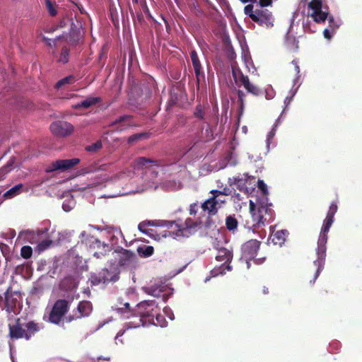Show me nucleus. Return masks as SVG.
<instances>
[{
  "label": "nucleus",
  "mask_w": 362,
  "mask_h": 362,
  "mask_svg": "<svg viewBox=\"0 0 362 362\" xmlns=\"http://www.w3.org/2000/svg\"><path fill=\"white\" fill-rule=\"evenodd\" d=\"M124 308H118L117 311L123 314L125 313H131L134 318V320L127 322L124 325V329L119 330L116 337V344L120 342L124 344L122 339H120L129 329L144 326L146 323L156 325L160 322V318L163 316L159 313V308L153 300H144L137 304L136 308L132 312L130 310L129 304L124 303Z\"/></svg>",
  "instance_id": "f257e3e1"
},
{
  "label": "nucleus",
  "mask_w": 362,
  "mask_h": 362,
  "mask_svg": "<svg viewBox=\"0 0 362 362\" xmlns=\"http://www.w3.org/2000/svg\"><path fill=\"white\" fill-rule=\"evenodd\" d=\"M8 337L13 340L25 339L29 341L42 329V324L34 320L23 322L20 317L16 318L14 323L8 324Z\"/></svg>",
  "instance_id": "f03ea898"
},
{
  "label": "nucleus",
  "mask_w": 362,
  "mask_h": 362,
  "mask_svg": "<svg viewBox=\"0 0 362 362\" xmlns=\"http://www.w3.org/2000/svg\"><path fill=\"white\" fill-rule=\"evenodd\" d=\"M334 222V217L326 216L317 241V259L314 264L317 267L314 276L313 282L317 279L320 273L324 268L326 257V243L327 241V233Z\"/></svg>",
  "instance_id": "7ed1b4c3"
},
{
  "label": "nucleus",
  "mask_w": 362,
  "mask_h": 362,
  "mask_svg": "<svg viewBox=\"0 0 362 362\" xmlns=\"http://www.w3.org/2000/svg\"><path fill=\"white\" fill-rule=\"evenodd\" d=\"M152 225L167 228L163 237L182 236L185 230L197 227V223L190 218H187L184 224H180L177 221L154 220Z\"/></svg>",
  "instance_id": "20e7f679"
},
{
  "label": "nucleus",
  "mask_w": 362,
  "mask_h": 362,
  "mask_svg": "<svg viewBox=\"0 0 362 362\" xmlns=\"http://www.w3.org/2000/svg\"><path fill=\"white\" fill-rule=\"evenodd\" d=\"M308 17L316 23H323L329 18V8L322 0H311L308 4Z\"/></svg>",
  "instance_id": "39448f33"
},
{
  "label": "nucleus",
  "mask_w": 362,
  "mask_h": 362,
  "mask_svg": "<svg viewBox=\"0 0 362 362\" xmlns=\"http://www.w3.org/2000/svg\"><path fill=\"white\" fill-rule=\"evenodd\" d=\"M70 308V302L66 299L57 300L49 314V322L59 325Z\"/></svg>",
  "instance_id": "423d86ee"
},
{
  "label": "nucleus",
  "mask_w": 362,
  "mask_h": 362,
  "mask_svg": "<svg viewBox=\"0 0 362 362\" xmlns=\"http://www.w3.org/2000/svg\"><path fill=\"white\" fill-rule=\"evenodd\" d=\"M20 297L18 292L12 291L11 287L8 288L3 296L0 295V308L6 310L9 314L15 313Z\"/></svg>",
  "instance_id": "0eeeda50"
},
{
  "label": "nucleus",
  "mask_w": 362,
  "mask_h": 362,
  "mask_svg": "<svg viewBox=\"0 0 362 362\" xmlns=\"http://www.w3.org/2000/svg\"><path fill=\"white\" fill-rule=\"evenodd\" d=\"M252 21L259 26L266 29L272 28L274 25L275 18L271 11L265 8H256L255 15Z\"/></svg>",
  "instance_id": "6e6552de"
},
{
  "label": "nucleus",
  "mask_w": 362,
  "mask_h": 362,
  "mask_svg": "<svg viewBox=\"0 0 362 362\" xmlns=\"http://www.w3.org/2000/svg\"><path fill=\"white\" fill-rule=\"evenodd\" d=\"M233 259V253L226 248H221L218 250V254L216 257V259L218 262H223V263L218 267L214 268L211 270V274L213 276H218L219 274H225V270L230 271L232 269L231 266L229 263Z\"/></svg>",
  "instance_id": "1a4fd4ad"
},
{
  "label": "nucleus",
  "mask_w": 362,
  "mask_h": 362,
  "mask_svg": "<svg viewBox=\"0 0 362 362\" xmlns=\"http://www.w3.org/2000/svg\"><path fill=\"white\" fill-rule=\"evenodd\" d=\"M80 163V159L73 158L71 159H59L51 163L45 169L46 173H52L57 170L66 171L72 169Z\"/></svg>",
  "instance_id": "9d476101"
},
{
  "label": "nucleus",
  "mask_w": 362,
  "mask_h": 362,
  "mask_svg": "<svg viewBox=\"0 0 362 362\" xmlns=\"http://www.w3.org/2000/svg\"><path fill=\"white\" fill-rule=\"evenodd\" d=\"M90 279L92 284L99 285L100 284H107L110 281L115 282L118 279V276L107 269H103L98 273L92 274Z\"/></svg>",
  "instance_id": "9b49d317"
},
{
  "label": "nucleus",
  "mask_w": 362,
  "mask_h": 362,
  "mask_svg": "<svg viewBox=\"0 0 362 362\" xmlns=\"http://www.w3.org/2000/svg\"><path fill=\"white\" fill-rule=\"evenodd\" d=\"M50 130L57 136L66 137L72 134L74 126L66 121L58 120L51 124Z\"/></svg>",
  "instance_id": "f8f14e48"
},
{
  "label": "nucleus",
  "mask_w": 362,
  "mask_h": 362,
  "mask_svg": "<svg viewBox=\"0 0 362 362\" xmlns=\"http://www.w3.org/2000/svg\"><path fill=\"white\" fill-rule=\"evenodd\" d=\"M260 242L257 240H250L242 245V255L246 259H253L259 249Z\"/></svg>",
  "instance_id": "ddd939ff"
},
{
  "label": "nucleus",
  "mask_w": 362,
  "mask_h": 362,
  "mask_svg": "<svg viewBox=\"0 0 362 362\" xmlns=\"http://www.w3.org/2000/svg\"><path fill=\"white\" fill-rule=\"evenodd\" d=\"M91 238L92 241L90 246L94 249L98 250L93 254L95 257L97 258H101L102 257L105 256L110 251V247L108 244L101 242L100 240L93 237Z\"/></svg>",
  "instance_id": "4468645a"
},
{
  "label": "nucleus",
  "mask_w": 362,
  "mask_h": 362,
  "mask_svg": "<svg viewBox=\"0 0 362 362\" xmlns=\"http://www.w3.org/2000/svg\"><path fill=\"white\" fill-rule=\"evenodd\" d=\"M111 125L115 127L117 131H124L127 127L133 125L132 116L129 115L121 116L114 121Z\"/></svg>",
  "instance_id": "2eb2a0df"
},
{
  "label": "nucleus",
  "mask_w": 362,
  "mask_h": 362,
  "mask_svg": "<svg viewBox=\"0 0 362 362\" xmlns=\"http://www.w3.org/2000/svg\"><path fill=\"white\" fill-rule=\"evenodd\" d=\"M216 196L211 197L205 200L201 205V208L204 212H207L209 216L216 215L218 212L219 207L217 206V202H214Z\"/></svg>",
  "instance_id": "dca6fc26"
},
{
  "label": "nucleus",
  "mask_w": 362,
  "mask_h": 362,
  "mask_svg": "<svg viewBox=\"0 0 362 362\" xmlns=\"http://www.w3.org/2000/svg\"><path fill=\"white\" fill-rule=\"evenodd\" d=\"M250 176L247 173H245L243 177H233L228 179V183L230 186L235 185L240 191H243L247 189L246 183Z\"/></svg>",
  "instance_id": "f3484780"
},
{
  "label": "nucleus",
  "mask_w": 362,
  "mask_h": 362,
  "mask_svg": "<svg viewBox=\"0 0 362 362\" xmlns=\"http://www.w3.org/2000/svg\"><path fill=\"white\" fill-rule=\"evenodd\" d=\"M118 263L120 266H124L130 264L135 257V255L133 252L124 248H121V250L118 251Z\"/></svg>",
  "instance_id": "a211bd4d"
},
{
  "label": "nucleus",
  "mask_w": 362,
  "mask_h": 362,
  "mask_svg": "<svg viewBox=\"0 0 362 362\" xmlns=\"http://www.w3.org/2000/svg\"><path fill=\"white\" fill-rule=\"evenodd\" d=\"M243 86L247 93H250L255 96H260L264 94V91L260 88L250 81L248 76L238 86Z\"/></svg>",
  "instance_id": "6ab92c4d"
},
{
  "label": "nucleus",
  "mask_w": 362,
  "mask_h": 362,
  "mask_svg": "<svg viewBox=\"0 0 362 362\" xmlns=\"http://www.w3.org/2000/svg\"><path fill=\"white\" fill-rule=\"evenodd\" d=\"M93 310L92 303L88 300L80 301L76 308V313L81 318L90 315Z\"/></svg>",
  "instance_id": "aec40b11"
},
{
  "label": "nucleus",
  "mask_w": 362,
  "mask_h": 362,
  "mask_svg": "<svg viewBox=\"0 0 362 362\" xmlns=\"http://www.w3.org/2000/svg\"><path fill=\"white\" fill-rule=\"evenodd\" d=\"M288 234L287 230H277L271 236L272 241L274 245L281 246L284 243Z\"/></svg>",
  "instance_id": "412c9836"
},
{
  "label": "nucleus",
  "mask_w": 362,
  "mask_h": 362,
  "mask_svg": "<svg viewBox=\"0 0 362 362\" xmlns=\"http://www.w3.org/2000/svg\"><path fill=\"white\" fill-rule=\"evenodd\" d=\"M225 224L226 229L232 233H235L238 231V221L235 214L227 216Z\"/></svg>",
  "instance_id": "4be33fe9"
},
{
  "label": "nucleus",
  "mask_w": 362,
  "mask_h": 362,
  "mask_svg": "<svg viewBox=\"0 0 362 362\" xmlns=\"http://www.w3.org/2000/svg\"><path fill=\"white\" fill-rule=\"evenodd\" d=\"M136 163L138 166L143 167L147 166L148 165H156L158 167L163 166V163L161 160H153L150 158H146L145 157H139L136 160Z\"/></svg>",
  "instance_id": "5701e85b"
},
{
  "label": "nucleus",
  "mask_w": 362,
  "mask_h": 362,
  "mask_svg": "<svg viewBox=\"0 0 362 362\" xmlns=\"http://www.w3.org/2000/svg\"><path fill=\"white\" fill-rule=\"evenodd\" d=\"M231 69L235 83L237 86H239V84L244 81L247 76L244 75L241 69L236 64H232Z\"/></svg>",
  "instance_id": "b1692460"
},
{
  "label": "nucleus",
  "mask_w": 362,
  "mask_h": 362,
  "mask_svg": "<svg viewBox=\"0 0 362 362\" xmlns=\"http://www.w3.org/2000/svg\"><path fill=\"white\" fill-rule=\"evenodd\" d=\"M23 187V185L21 183L13 186L4 194V197L5 199H12L21 193Z\"/></svg>",
  "instance_id": "393cba45"
},
{
  "label": "nucleus",
  "mask_w": 362,
  "mask_h": 362,
  "mask_svg": "<svg viewBox=\"0 0 362 362\" xmlns=\"http://www.w3.org/2000/svg\"><path fill=\"white\" fill-rule=\"evenodd\" d=\"M154 248L150 245H142L137 248V252L141 257H148L153 254Z\"/></svg>",
  "instance_id": "a878e982"
},
{
  "label": "nucleus",
  "mask_w": 362,
  "mask_h": 362,
  "mask_svg": "<svg viewBox=\"0 0 362 362\" xmlns=\"http://www.w3.org/2000/svg\"><path fill=\"white\" fill-rule=\"evenodd\" d=\"M100 101L101 99L99 97H90L78 103L77 107L88 108L93 105L97 104Z\"/></svg>",
  "instance_id": "bb28decb"
},
{
  "label": "nucleus",
  "mask_w": 362,
  "mask_h": 362,
  "mask_svg": "<svg viewBox=\"0 0 362 362\" xmlns=\"http://www.w3.org/2000/svg\"><path fill=\"white\" fill-rule=\"evenodd\" d=\"M205 110L202 105L198 104L195 106L193 115L195 118L199 120H204L205 118Z\"/></svg>",
  "instance_id": "cd10ccee"
},
{
  "label": "nucleus",
  "mask_w": 362,
  "mask_h": 362,
  "mask_svg": "<svg viewBox=\"0 0 362 362\" xmlns=\"http://www.w3.org/2000/svg\"><path fill=\"white\" fill-rule=\"evenodd\" d=\"M76 81V77L74 75H69L59 80L55 85L57 89H59L65 84H71Z\"/></svg>",
  "instance_id": "c85d7f7f"
},
{
  "label": "nucleus",
  "mask_w": 362,
  "mask_h": 362,
  "mask_svg": "<svg viewBox=\"0 0 362 362\" xmlns=\"http://www.w3.org/2000/svg\"><path fill=\"white\" fill-rule=\"evenodd\" d=\"M53 245V241L51 240H41L36 247L37 252L40 253L45 250L49 248Z\"/></svg>",
  "instance_id": "c756f323"
},
{
  "label": "nucleus",
  "mask_w": 362,
  "mask_h": 362,
  "mask_svg": "<svg viewBox=\"0 0 362 362\" xmlns=\"http://www.w3.org/2000/svg\"><path fill=\"white\" fill-rule=\"evenodd\" d=\"M237 94H238V102L240 105L239 115H242L243 112V110H244L245 99L246 97V94L243 90H240V89H238L237 90Z\"/></svg>",
  "instance_id": "7c9ffc66"
},
{
  "label": "nucleus",
  "mask_w": 362,
  "mask_h": 362,
  "mask_svg": "<svg viewBox=\"0 0 362 362\" xmlns=\"http://www.w3.org/2000/svg\"><path fill=\"white\" fill-rule=\"evenodd\" d=\"M262 211H264L266 212L267 211V209H263L262 210H259V214H257V215L254 214L253 215V218L254 219H257V223L255 224H253V226L259 228V227H260L262 226H264L265 225L267 219L262 214Z\"/></svg>",
  "instance_id": "2f4dec72"
},
{
  "label": "nucleus",
  "mask_w": 362,
  "mask_h": 362,
  "mask_svg": "<svg viewBox=\"0 0 362 362\" xmlns=\"http://www.w3.org/2000/svg\"><path fill=\"white\" fill-rule=\"evenodd\" d=\"M81 39V31L79 30H72L67 41L71 44L77 43Z\"/></svg>",
  "instance_id": "473e14b6"
},
{
  "label": "nucleus",
  "mask_w": 362,
  "mask_h": 362,
  "mask_svg": "<svg viewBox=\"0 0 362 362\" xmlns=\"http://www.w3.org/2000/svg\"><path fill=\"white\" fill-rule=\"evenodd\" d=\"M69 59V49L66 47H63L58 62L62 64H66Z\"/></svg>",
  "instance_id": "72a5a7b5"
},
{
  "label": "nucleus",
  "mask_w": 362,
  "mask_h": 362,
  "mask_svg": "<svg viewBox=\"0 0 362 362\" xmlns=\"http://www.w3.org/2000/svg\"><path fill=\"white\" fill-rule=\"evenodd\" d=\"M40 235H42L41 231H37V233L34 231H28L26 233L25 238L30 243H35L39 240L38 238Z\"/></svg>",
  "instance_id": "f704fd0d"
},
{
  "label": "nucleus",
  "mask_w": 362,
  "mask_h": 362,
  "mask_svg": "<svg viewBox=\"0 0 362 362\" xmlns=\"http://www.w3.org/2000/svg\"><path fill=\"white\" fill-rule=\"evenodd\" d=\"M303 28L305 33H315L317 30V28L315 24H313L311 21L307 19L303 23Z\"/></svg>",
  "instance_id": "c9c22d12"
},
{
  "label": "nucleus",
  "mask_w": 362,
  "mask_h": 362,
  "mask_svg": "<svg viewBox=\"0 0 362 362\" xmlns=\"http://www.w3.org/2000/svg\"><path fill=\"white\" fill-rule=\"evenodd\" d=\"M33 249L30 246L25 245L21 249V255L23 259H29L32 257Z\"/></svg>",
  "instance_id": "e433bc0d"
},
{
  "label": "nucleus",
  "mask_w": 362,
  "mask_h": 362,
  "mask_svg": "<svg viewBox=\"0 0 362 362\" xmlns=\"http://www.w3.org/2000/svg\"><path fill=\"white\" fill-rule=\"evenodd\" d=\"M329 21V28L332 30V32H335L337 29L339 28L340 24L339 21H335L332 15L329 13V18H327Z\"/></svg>",
  "instance_id": "4c0bfd02"
},
{
  "label": "nucleus",
  "mask_w": 362,
  "mask_h": 362,
  "mask_svg": "<svg viewBox=\"0 0 362 362\" xmlns=\"http://www.w3.org/2000/svg\"><path fill=\"white\" fill-rule=\"evenodd\" d=\"M190 58L194 68L202 66L198 54L195 50L190 52Z\"/></svg>",
  "instance_id": "58836bf2"
},
{
  "label": "nucleus",
  "mask_w": 362,
  "mask_h": 362,
  "mask_svg": "<svg viewBox=\"0 0 362 362\" xmlns=\"http://www.w3.org/2000/svg\"><path fill=\"white\" fill-rule=\"evenodd\" d=\"M244 13L252 20L255 15V8H254V6L252 4L245 6L244 8Z\"/></svg>",
  "instance_id": "ea45409f"
},
{
  "label": "nucleus",
  "mask_w": 362,
  "mask_h": 362,
  "mask_svg": "<svg viewBox=\"0 0 362 362\" xmlns=\"http://www.w3.org/2000/svg\"><path fill=\"white\" fill-rule=\"evenodd\" d=\"M210 194H212V196H211V197H215V196H216V197H215L216 199H214V202H217V206L219 207V209L222 206V204H225V203H226V199H225V198H223V197H222L223 196H222V195H221V194H217V195H216V194H215V193L214 192V189H212V190H211V191H210Z\"/></svg>",
  "instance_id": "a19ab883"
},
{
  "label": "nucleus",
  "mask_w": 362,
  "mask_h": 362,
  "mask_svg": "<svg viewBox=\"0 0 362 362\" xmlns=\"http://www.w3.org/2000/svg\"><path fill=\"white\" fill-rule=\"evenodd\" d=\"M46 8L51 16H54L57 15V10L55 9L53 3L51 0H45Z\"/></svg>",
  "instance_id": "79ce46f5"
},
{
  "label": "nucleus",
  "mask_w": 362,
  "mask_h": 362,
  "mask_svg": "<svg viewBox=\"0 0 362 362\" xmlns=\"http://www.w3.org/2000/svg\"><path fill=\"white\" fill-rule=\"evenodd\" d=\"M102 148V144L100 141H97L91 145L86 147V150L88 151L95 152Z\"/></svg>",
  "instance_id": "37998d69"
},
{
  "label": "nucleus",
  "mask_w": 362,
  "mask_h": 362,
  "mask_svg": "<svg viewBox=\"0 0 362 362\" xmlns=\"http://www.w3.org/2000/svg\"><path fill=\"white\" fill-rule=\"evenodd\" d=\"M62 37V36H58L54 40L49 39L45 36L42 37V40L47 44L49 47H55L56 46V41L60 40Z\"/></svg>",
  "instance_id": "c03bdc74"
},
{
  "label": "nucleus",
  "mask_w": 362,
  "mask_h": 362,
  "mask_svg": "<svg viewBox=\"0 0 362 362\" xmlns=\"http://www.w3.org/2000/svg\"><path fill=\"white\" fill-rule=\"evenodd\" d=\"M177 97L176 94H170V98L168 102L167 110H169L177 103Z\"/></svg>",
  "instance_id": "a18cd8bd"
},
{
  "label": "nucleus",
  "mask_w": 362,
  "mask_h": 362,
  "mask_svg": "<svg viewBox=\"0 0 362 362\" xmlns=\"http://www.w3.org/2000/svg\"><path fill=\"white\" fill-rule=\"evenodd\" d=\"M257 187L262 191L264 195L268 194L267 187L264 182L262 180H259L257 182Z\"/></svg>",
  "instance_id": "49530a36"
},
{
  "label": "nucleus",
  "mask_w": 362,
  "mask_h": 362,
  "mask_svg": "<svg viewBox=\"0 0 362 362\" xmlns=\"http://www.w3.org/2000/svg\"><path fill=\"white\" fill-rule=\"evenodd\" d=\"M337 205L336 203L333 202L331 204L329 211L327 214V216L334 217L336 212L337 211Z\"/></svg>",
  "instance_id": "de8ad7c7"
},
{
  "label": "nucleus",
  "mask_w": 362,
  "mask_h": 362,
  "mask_svg": "<svg viewBox=\"0 0 362 362\" xmlns=\"http://www.w3.org/2000/svg\"><path fill=\"white\" fill-rule=\"evenodd\" d=\"M153 221H148V222H142V223H140L139 224V226H138L139 230L140 231H141V232L144 233H147V232H146V230H145V227H146V226H153L152 225V222H153Z\"/></svg>",
  "instance_id": "09e8293b"
},
{
  "label": "nucleus",
  "mask_w": 362,
  "mask_h": 362,
  "mask_svg": "<svg viewBox=\"0 0 362 362\" xmlns=\"http://www.w3.org/2000/svg\"><path fill=\"white\" fill-rule=\"evenodd\" d=\"M272 2V0H258L257 4H259V8H264L271 6Z\"/></svg>",
  "instance_id": "8fccbe9b"
},
{
  "label": "nucleus",
  "mask_w": 362,
  "mask_h": 362,
  "mask_svg": "<svg viewBox=\"0 0 362 362\" xmlns=\"http://www.w3.org/2000/svg\"><path fill=\"white\" fill-rule=\"evenodd\" d=\"M214 192L216 194H218L222 196H228L230 194V190L228 188L225 187L223 189V190L214 189Z\"/></svg>",
  "instance_id": "3c124183"
},
{
  "label": "nucleus",
  "mask_w": 362,
  "mask_h": 362,
  "mask_svg": "<svg viewBox=\"0 0 362 362\" xmlns=\"http://www.w3.org/2000/svg\"><path fill=\"white\" fill-rule=\"evenodd\" d=\"M78 319H81V317H79V315H78L77 313H74V314L72 315H69V316H67L66 317V322H71L74 320H78Z\"/></svg>",
  "instance_id": "603ef678"
},
{
  "label": "nucleus",
  "mask_w": 362,
  "mask_h": 362,
  "mask_svg": "<svg viewBox=\"0 0 362 362\" xmlns=\"http://www.w3.org/2000/svg\"><path fill=\"white\" fill-rule=\"evenodd\" d=\"M333 33L334 32H332L329 27L327 28H325L323 31L324 37L327 40H330L332 38Z\"/></svg>",
  "instance_id": "864d4df0"
},
{
  "label": "nucleus",
  "mask_w": 362,
  "mask_h": 362,
  "mask_svg": "<svg viewBox=\"0 0 362 362\" xmlns=\"http://www.w3.org/2000/svg\"><path fill=\"white\" fill-rule=\"evenodd\" d=\"M197 207H198V204L197 203H193L192 204H190L189 206V214L190 215H196L197 212Z\"/></svg>",
  "instance_id": "5fc2aeb1"
},
{
  "label": "nucleus",
  "mask_w": 362,
  "mask_h": 362,
  "mask_svg": "<svg viewBox=\"0 0 362 362\" xmlns=\"http://www.w3.org/2000/svg\"><path fill=\"white\" fill-rule=\"evenodd\" d=\"M142 136H143V134H136L132 135L128 139V143H129V144L133 143V142L139 140Z\"/></svg>",
  "instance_id": "6e6d98bb"
},
{
  "label": "nucleus",
  "mask_w": 362,
  "mask_h": 362,
  "mask_svg": "<svg viewBox=\"0 0 362 362\" xmlns=\"http://www.w3.org/2000/svg\"><path fill=\"white\" fill-rule=\"evenodd\" d=\"M194 69L197 81L199 83V77H200L201 74H202V66H200V67H195V68H194Z\"/></svg>",
  "instance_id": "4d7b16f0"
},
{
  "label": "nucleus",
  "mask_w": 362,
  "mask_h": 362,
  "mask_svg": "<svg viewBox=\"0 0 362 362\" xmlns=\"http://www.w3.org/2000/svg\"><path fill=\"white\" fill-rule=\"evenodd\" d=\"M198 125L199 127V130L198 132L196 133L197 135H199L201 133L203 132V129H204V127H203V124H198L197 122H194V125L197 124Z\"/></svg>",
  "instance_id": "13d9d810"
},
{
  "label": "nucleus",
  "mask_w": 362,
  "mask_h": 362,
  "mask_svg": "<svg viewBox=\"0 0 362 362\" xmlns=\"http://www.w3.org/2000/svg\"><path fill=\"white\" fill-rule=\"evenodd\" d=\"M275 128L276 126L272 128V129L269 132L268 134V140L270 139H272L274 136L275 135Z\"/></svg>",
  "instance_id": "bf43d9fd"
},
{
  "label": "nucleus",
  "mask_w": 362,
  "mask_h": 362,
  "mask_svg": "<svg viewBox=\"0 0 362 362\" xmlns=\"http://www.w3.org/2000/svg\"><path fill=\"white\" fill-rule=\"evenodd\" d=\"M292 64L295 66V71L296 72V74H299V72H300V67H299V66L298 64V62L296 61L293 60L292 62Z\"/></svg>",
  "instance_id": "052dcab7"
},
{
  "label": "nucleus",
  "mask_w": 362,
  "mask_h": 362,
  "mask_svg": "<svg viewBox=\"0 0 362 362\" xmlns=\"http://www.w3.org/2000/svg\"><path fill=\"white\" fill-rule=\"evenodd\" d=\"M262 293L264 294H268L269 293V288L264 286L263 288H262Z\"/></svg>",
  "instance_id": "680f3d73"
},
{
  "label": "nucleus",
  "mask_w": 362,
  "mask_h": 362,
  "mask_svg": "<svg viewBox=\"0 0 362 362\" xmlns=\"http://www.w3.org/2000/svg\"><path fill=\"white\" fill-rule=\"evenodd\" d=\"M214 138H213V134L211 133V135H207L206 136V140L207 141H209V140H212Z\"/></svg>",
  "instance_id": "e2e57ef3"
},
{
  "label": "nucleus",
  "mask_w": 362,
  "mask_h": 362,
  "mask_svg": "<svg viewBox=\"0 0 362 362\" xmlns=\"http://www.w3.org/2000/svg\"><path fill=\"white\" fill-rule=\"evenodd\" d=\"M78 9H79L81 13H83V8L78 7Z\"/></svg>",
  "instance_id": "0e129e2a"
},
{
  "label": "nucleus",
  "mask_w": 362,
  "mask_h": 362,
  "mask_svg": "<svg viewBox=\"0 0 362 362\" xmlns=\"http://www.w3.org/2000/svg\"><path fill=\"white\" fill-rule=\"evenodd\" d=\"M209 131L211 132V129H210V127H209V129H206V132L208 133Z\"/></svg>",
  "instance_id": "69168bd1"
},
{
  "label": "nucleus",
  "mask_w": 362,
  "mask_h": 362,
  "mask_svg": "<svg viewBox=\"0 0 362 362\" xmlns=\"http://www.w3.org/2000/svg\"><path fill=\"white\" fill-rule=\"evenodd\" d=\"M132 1L135 4H136L138 2V0H132Z\"/></svg>",
  "instance_id": "338daca9"
},
{
  "label": "nucleus",
  "mask_w": 362,
  "mask_h": 362,
  "mask_svg": "<svg viewBox=\"0 0 362 362\" xmlns=\"http://www.w3.org/2000/svg\"><path fill=\"white\" fill-rule=\"evenodd\" d=\"M252 206H253V203L250 202V207H252Z\"/></svg>",
  "instance_id": "774afa93"
}]
</instances>
